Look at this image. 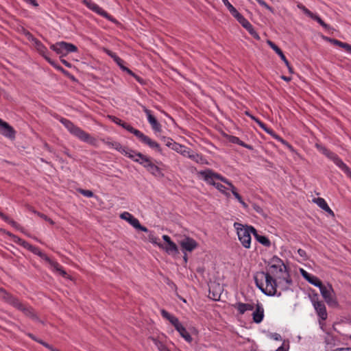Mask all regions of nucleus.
Here are the masks:
<instances>
[{
    "mask_svg": "<svg viewBox=\"0 0 351 351\" xmlns=\"http://www.w3.org/2000/svg\"><path fill=\"white\" fill-rule=\"evenodd\" d=\"M254 280L256 286L263 293L267 296H280L281 293L277 292V278L274 276L264 272V271H258L254 276Z\"/></svg>",
    "mask_w": 351,
    "mask_h": 351,
    "instance_id": "nucleus-1",
    "label": "nucleus"
},
{
    "mask_svg": "<svg viewBox=\"0 0 351 351\" xmlns=\"http://www.w3.org/2000/svg\"><path fill=\"white\" fill-rule=\"evenodd\" d=\"M130 152H132L135 156H129V158L142 165L154 176L160 178L165 177V174L162 173V169L152 161L151 158L135 150H131Z\"/></svg>",
    "mask_w": 351,
    "mask_h": 351,
    "instance_id": "nucleus-2",
    "label": "nucleus"
},
{
    "mask_svg": "<svg viewBox=\"0 0 351 351\" xmlns=\"http://www.w3.org/2000/svg\"><path fill=\"white\" fill-rule=\"evenodd\" d=\"M4 298L5 299L6 303L21 311L25 316L44 324V322L39 319L34 308L31 306L23 304L18 298L15 297L12 294L5 293V297H4Z\"/></svg>",
    "mask_w": 351,
    "mask_h": 351,
    "instance_id": "nucleus-3",
    "label": "nucleus"
},
{
    "mask_svg": "<svg viewBox=\"0 0 351 351\" xmlns=\"http://www.w3.org/2000/svg\"><path fill=\"white\" fill-rule=\"evenodd\" d=\"M234 227L237 230V234L239 241L243 247L246 249L250 248L251 246V234L254 236L256 228L250 225L242 224L239 222H234Z\"/></svg>",
    "mask_w": 351,
    "mask_h": 351,
    "instance_id": "nucleus-4",
    "label": "nucleus"
},
{
    "mask_svg": "<svg viewBox=\"0 0 351 351\" xmlns=\"http://www.w3.org/2000/svg\"><path fill=\"white\" fill-rule=\"evenodd\" d=\"M60 121L72 134L77 137L81 141L86 142L91 145H96V138L92 137L89 134L86 133L85 131L74 125L73 123L70 120L65 118H61Z\"/></svg>",
    "mask_w": 351,
    "mask_h": 351,
    "instance_id": "nucleus-5",
    "label": "nucleus"
},
{
    "mask_svg": "<svg viewBox=\"0 0 351 351\" xmlns=\"http://www.w3.org/2000/svg\"><path fill=\"white\" fill-rule=\"evenodd\" d=\"M162 239L164 243L158 244V247L164 250L168 255H170L174 258L180 254V250L178 245L173 242L169 236L163 235Z\"/></svg>",
    "mask_w": 351,
    "mask_h": 351,
    "instance_id": "nucleus-6",
    "label": "nucleus"
},
{
    "mask_svg": "<svg viewBox=\"0 0 351 351\" xmlns=\"http://www.w3.org/2000/svg\"><path fill=\"white\" fill-rule=\"evenodd\" d=\"M82 3L88 8L95 12V13L102 16L108 21H112L116 24L118 23V21L116 19H114L112 16L108 14L106 11L104 10L97 4L95 3L92 0H83Z\"/></svg>",
    "mask_w": 351,
    "mask_h": 351,
    "instance_id": "nucleus-7",
    "label": "nucleus"
},
{
    "mask_svg": "<svg viewBox=\"0 0 351 351\" xmlns=\"http://www.w3.org/2000/svg\"><path fill=\"white\" fill-rule=\"evenodd\" d=\"M277 283L278 287H279L282 291H293L292 286L293 285V282L289 271H285L282 275L279 276Z\"/></svg>",
    "mask_w": 351,
    "mask_h": 351,
    "instance_id": "nucleus-8",
    "label": "nucleus"
},
{
    "mask_svg": "<svg viewBox=\"0 0 351 351\" xmlns=\"http://www.w3.org/2000/svg\"><path fill=\"white\" fill-rule=\"evenodd\" d=\"M200 175H202L204 178V180L207 182L209 184H210L211 180L213 179L219 180L227 185L230 186L232 182H230L227 178L222 176L221 174L214 172L212 169H208L204 171H201L199 172Z\"/></svg>",
    "mask_w": 351,
    "mask_h": 351,
    "instance_id": "nucleus-9",
    "label": "nucleus"
},
{
    "mask_svg": "<svg viewBox=\"0 0 351 351\" xmlns=\"http://www.w3.org/2000/svg\"><path fill=\"white\" fill-rule=\"evenodd\" d=\"M135 136H136L143 143L148 145L150 148L154 149L156 152H158L160 154L162 155V149L159 143L156 141H153L149 136L144 134L140 130H138L135 133Z\"/></svg>",
    "mask_w": 351,
    "mask_h": 351,
    "instance_id": "nucleus-10",
    "label": "nucleus"
},
{
    "mask_svg": "<svg viewBox=\"0 0 351 351\" xmlns=\"http://www.w3.org/2000/svg\"><path fill=\"white\" fill-rule=\"evenodd\" d=\"M317 299L318 294L315 293L313 298H311V301L320 319L325 321L328 317L326 306L322 301H318Z\"/></svg>",
    "mask_w": 351,
    "mask_h": 351,
    "instance_id": "nucleus-11",
    "label": "nucleus"
},
{
    "mask_svg": "<svg viewBox=\"0 0 351 351\" xmlns=\"http://www.w3.org/2000/svg\"><path fill=\"white\" fill-rule=\"evenodd\" d=\"M120 218L127 221L131 226L135 229L144 232H148L149 230L144 226H142L139 222L138 219L135 218L132 214L128 212H123L120 215Z\"/></svg>",
    "mask_w": 351,
    "mask_h": 351,
    "instance_id": "nucleus-12",
    "label": "nucleus"
},
{
    "mask_svg": "<svg viewBox=\"0 0 351 351\" xmlns=\"http://www.w3.org/2000/svg\"><path fill=\"white\" fill-rule=\"evenodd\" d=\"M319 289L322 296L329 306L337 304V300L331 295V293L334 292V290L330 284H328V287L323 285Z\"/></svg>",
    "mask_w": 351,
    "mask_h": 351,
    "instance_id": "nucleus-13",
    "label": "nucleus"
},
{
    "mask_svg": "<svg viewBox=\"0 0 351 351\" xmlns=\"http://www.w3.org/2000/svg\"><path fill=\"white\" fill-rule=\"evenodd\" d=\"M102 141L104 142V144L110 146L111 147L115 149L121 154H123L128 158L129 156H135V154L132 153V152H130L131 150H132V149H130L128 147H123L120 143L117 141H111L110 138L102 139Z\"/></svg>",
    "mask_w": 351,
    "mask_h": 351,
    "instance_id": "nucleus-14",
    "label": "nucleus"
},
{
    "mask_svg": "<svg viewBox=\"0 0 351 351\" xmlns=\"http://www.w3.org/2000/svg\"><path fill=\"white\" fill-rule=\"evenodd\" d=\"M179 244L182 252H191L199 245L198 243L190 237H185Z\"/></svg>",
    "mask_w": 351,
    "mask_h": 351,
    "instance_id": "nucleus-15",
    "label": "nucleus"
},
{
    "mask_svg": "<svg viewBox=\"0 0 351 351\" xmlns=\"http://www.w3.org/2000/svg\"><path fill=\"white\" fill-rule=\"evenodd\" d=\"M16 131L8 123L0 118V134L3 136L14 140L16 137Z\"/></svg>",
    "mask_w": 351,
    "mask_h": 351,
    "instance_id": "nucleus-16",
    "label": "nucleus"
},
{
    "mask_svg": "<svg viewBox=\"0 0 351 351\" xmlns=\"http://www.w3.org/2000/svg\"><path fill=\"white\" fill-rule=\"evenodd\" d=\"M285 271H290L289 266H278L276 265H267L266 266V271H265L269 275L274 276L277 279L279 276L283 274Z\"/></svg>",
    "mask_w": 351,
    "mask_h": 351,
    "instance_id": "nucleus-17",
    "label": "nucleus"
},
{
    "mask_svg": "<svg viewBox=\"0 0 351 351\" xmlns=\"http://www.w3.org/2000/svg\"><path fill=\"white\" fill-rule=\"evenodd\" d=\"M267 43L268 45L280 56V58L285 62V65L287 66L289 72L290 73H293V69L290 64L289 62L287 59L286 56H285L283 51L281 50V49L276 45L274 42H272L270 40H268L267 41Z\"/></svg>",
    "mask_w": 351,
    "mask_h": 351,
    "instance_id": "nucleus-18",
    "label": "nucleus"
},
{
    "mask_svg": "<svg viewBox=\"0 0 351 351\" xmlns=\"http://www.w3.org/2000/svg\"><path fill=\"white\" fill-rule=\"evenodd\" d=\"M143 110L147 117V120L149 124L152 125V129L156 132H160L162 131V126L158 121L157 119L152 114V111L147 109L145 106H143Z\"/></svg>",
    "mask_w": 351,
    "mask_h": 351,
    "instance_id": "nucleus-19",
    "label": "nucleus"
},
{
    "mask_svg": "<svg viewBox=\"0 0 351 351\" xmlns=\"http://www.w3.org/2000/svg\"><path fill=\"white\" fill-rule=\"evenodd\" d=\"M300 273L305 280L316 287L319 288L324 285L322 281L319 278L308 273L304 269H300Z\"/></svg>",
    "mask_w": 351,
    "mask_h": 351,
    "instance_id": "nucleus-20",
    "label": "nucleus"
},
{
    "mask_svg": "<svg viewBox=\"0 0 351 351\" xmlns=\"http://www.w3.org/2000/svg\"><path fill=\"white\" fill-rule=\"evenodd\" d=\"M107 117L110 120H111L112 122H114V123L121 126L123 128H124L125 130H126L129 132L133 134L134 135H135L136 132L138 131L137 129H135L134 128H133L132 125H130L128 123L122 121L121 119H120L119 118H118V117H117L115 116L108 115Z\"/></svg>",
    "mask_w": 351,
    "mask_h": 351,
    "instance_id": "nucleus-21",
    "label": "nucleus"
},
{
    "mask_svg": "<svg viewBox=\"0 0 351 351\" xmlns=\"http://www.w3.org/2000/svg\"><path fill=\"white\" fill-rule=\"evenodd\" d=\"M165 145L167 147L172 149L173 150L177 152L178 153H180L184 156H186L187 154L191 153L190 148H188L184 145H180L176 142L168 141Z\"/></svg>",
    "mask_w": 351,
    "mask_h": 351,
    "instance_id": "nucleus-22",
    "label": "nucleus"
},
{
    "mask_svg": "<svg viewBox=\"0 0 351 351\" xmlns=\"http://www.w3.org/2000/svg\"><path fill=\"white\" fill-rule=\"evenodd\" d=\"M0 217L5 222L10 224L13 228L16 229L17 230H19L22 233L25 234L27 237H30V235L27 233V230L22 227L19 223H18L14 220L10 219L8 215L4 214L3 213L0 211Z\"/></svg>",
    "mask_w": 351,
    "mask_h": 351,
    "instance_id": "nucleus-23",
    "label": "nucleus"
},
{
    "mask_svg": "<svg viewBox=\"0 0 351 351\" xmlns=\"http://www.w3.org/2000/svg\"><path fill=\"white\" fill-rule=\"evenodd\" d=\"M104 51L106 52V54H108L114 60V61L117 64V65L123 71H125L128 73V71H130L129 68L124 65V60L119 58L118 56H117L115 53L108 49H104Z\"/></svg>",
    "mask_w": 351,
    "mask_h": 351,
    "instance_id": "nucleus-24",
    "label": "nucleus"
},
{
    "mask_svg": "<svg viewBox=\"0 0 351 351\" xmlns=\"http://www.w3.org/2000/svg\"><path fill=\"white\" fill-rule=\"evenodd\" d=\"M264 317V309L261 304H257L255 310L252 313V319L256 324H260Z\"/></svg>",
    "mask_w": 351,
    "mask_h": 351,
    "instance_id": "nucleus-25",
    "label": "nucleus"
},
{
    "mask_svg": "<svg viewBox=\"0 0 351 351\" xmlns=\"http://www.w3.org/2000/svg\"><path fill=\"white\" fill-rule=\"evenodd\" d=\"M233 306L238 311L240 315H243L247 311H253L254 309V304L237 302Z\"/></svg>",
    "mask_w": 351,
    "mask_h": 351,
    "instance_id": "nucleus-26",
    "label": "nucleus"
},
{
    "mask_svg": "<svg viewBox=\"0 0 351 351\" xmlns=\"http://www.w3.org/2000/svg\"><path fill=\"white\" fill-rule=\"evenodd\" d=\"M224 136L226 138V139L232 143H234V144H238L243 147H245L250 150H253L254 148H253V146L250 145H248V144H246L245 143H244L243 141H241L239 139V138L235 136H232V135H229V134H225Z\"/></svg>",
    "mask_w": 351,
    "mask_h": 351,
    "instance_id": "nucleus-27",
    "label": "nucleus"
},
{
    "mask_svg": "<svg viewBox=\"0 0 351 351\" xmlns=\"http://www.w3.org/2000/svg\"><path fill=\"white\" fill-rule=\"evenodd\" d=\"M34 45L39 54L41 55L46 60L47 58H50L47 55L49 51L47 47L38 39L35 40Z\"/></svg>",
    "mask_w": 351,
    "mask_h": 351,
    "instance_id": "nucleus-28",
    "label": "nucleus"
},
{
    "mask_svg": "<svg viewBox=\"0 0 351 351\" xmlns=\"http://www.w3.org/2000/svg\"><path fill=\"white\" fill-rule=\"evenodd\" d=\"M60 45L64 52V53L62 54L63 56H66L69 53L77 52L78 51L77 47L72 43L60 41Z\"/></svg>",
    "mask_w": 351,
    "mask_h": 351,
    "instance_id": "nucleus-29",
    "label": "nucleus"
},
{
    "mask_svg": "<svg viewBox=\"0 0 351 351\" xmlns=\"http://www.w3.org/2000/svg\"><path fill=\"white\" fill-rule=\"evenodd\" d=\"M254 238L259 243L265 247H269L271 245V241L269 238L265 235L259 234L256 230L255 231Z\"/></svg>",
    "mask_w": 351,
    "mask_h": 351,
    "instance_id": "nucleus-30",
    "label": "nucleus"
},
{
    "mask_svg": "<svg viewBox=\"0 0 351 351\" xmlns=\"http://www.w3.org/2000/svg\"><path fill=\"white\" fill-rule=\"evenodd\" d=\"M176 330L180 333V336L185 339V341L189 343L192 342L193 338L182 324Z\"/></svg>",
    "mask_w": 351,
    "mask_h": 351,
    "instance_id": "nucleus-31",
    "label": "nucleus"
},
{
    "mask_svg": "<svg viewBox=\"0 0 351 351\" xmlns=\"http://www.w3.org/2000/svg\"><path fill=\"white\" fill-rule=\"evenodd\" d=\"M331 44L344 49L348 53L351 54V45L347 43H343L335 38H332Z\"/></svg>",
    "mask_w": 351,
    "mask_h": 351,
    "instance_id": "nucleus-32",
    "label": "nucleus"
},
{
    "mask_svg": "<svg viewBox=\"0 0 351 351\" xmlns=\"http://www.w3.org/2000/svg\"><path fill=\"white\" fill-rule=\"evenodd\" d=\"M53 268V271L58 272V274L65 278H71L70 276H69L66 271L63 269V267L58 263L55 262L53 263L51 266Z\"/></svg>",
    "mask_w": 351,
    "mask_h": 351,
    "instance_id": "nucleus-33",
    "label": "nucleus"
},
{
    "mask_svg": "<svg viewBox=\"0 0 351 351\" xmlns=\"http://www.w3.org/2000/svg\"><path fill=\"white\" fill-rule=\"evenodd\" d=\"M47 61L53 67H54L58 71H60L65 76L69 75V72L65 70L62 66L58 64L56 61L53 60L51 58H47Z\"/></svg>",
    "mask_w": 351,
    "mask_h": 351,
    "instance_id": "nucleus-34",
    "label": "nucleus"
},
{
    "mask_svg": "<svg viewBox=\"0 0 351 351\" xmlns=\"http://www.w3.org/2000/svg\"><path fill=\"white\" fill-rule=\"evenodd\" d=\"M232 16L244 28L250 23V22L238 11H237L236 13H234Z\"/></svg>",
    "mask_w": 351,
    "mask_h": 351,
    "instance_id": "nucleus-35",
    "label": "nucleus"
},
{
    "mask_svg": "<svg viewBox=\"0 0 351 351\" xmlns=\"http://www.w3.org/2000/svg\"><path fill=\"white\" fill-rule=\"evenodd\" d=\"M311 19L317 21L322 27H324L326 30H330L331 27L326 23L317 14H314L313 17H311Z\"/></svg>",
    "mask_w": 351,
    "mask_h": 351,
    "instance_id": "nucleus-36",
    "label": "nucleus"
},
{
    "mask_svg": "<svg viewBox=\"0 0 351 351\" xmlns=\"http://www.w3.org/2000/svg\"><path fill=\"white\" fill-rule=\"evenodd\" d=\"M267 265H276L278 266H287L282 260L276 256H274L267 263Z\"/></svg>",
    "mask_w": 351,
    "mask_h": 351,
    "instance_id": "nucleus-37",
    "label": "nucleus"
},
{
    "mask_svg": "<svg viewBox=\"0 0 351 351\" xmlns=\"http://www.w3.org/2000/svg\"><path fill=\"white\" fill-rule=\"evenodd\" d=\"M60 45V42H57L55 44L51 45L50 49L55 51L57 54H60V56H62L64 53V52L63 51V48L61 47Z\"/></svg>",
    "mask_w": 351,
    "mask_h": 351,
    "instance_id": "nucleus-38",
    "label": "nucleus"
},
{
    "mask_svg": "<svg viewBox=\"0 0 351 351\" xmlns=\"http://www.w3.org/2000/svg\"><path fill=\"white\" fill-rule=\"evenodd\" d=\"M252 120L254 121L265 132L271 133V129L268 128L267 125L264 123L263 121H261L258 118L252 117Z\"/></svg>",
    "mask_w": 351,
    "mask_h": 351,
    "instance_id": "nucleus-39",
    "label": "nucleus"
},
{
    "mask_svg": "<svg viewBox=\"0 0 351 351\" xmlns=\"http://www.w3.org/2000/svg\"><path fill=\"white\" fill-rule=\"evenodd\" d=\"M148 232H149L148 239L151 243H152L154 245H156L157 246H158V244L162 243V242L160 241V239L158 238L157 237H156L154 232H152V231H148Z\"/></svg>",
    "mask_w": 351,
    "mask_h": 351,
    "instance_id": "nucleus-40",
    "label": "nucleus"
},
{
    "mask_svg": "<svg viewBox=\"0 0 351 351\" xmlns=\"http://www.w3.org/2000/svg\"><path fill=\"white\" fill-rule=\"evenodd\" d=\"M210 184L215 186L219 191L225 194L226 196H230V193L225 191L226 187L219 182H215L214 180H211Z\"/></svg>",
    "mask_w": 351,
    "mask_h": 351,
    "instance_id": "nucleus-41",
    "label": "nucleus"
},
{
    "mask_svg": "<svg viewBox=\"0 0 351 351\" xmlns=\"http://www.w3.org/2000/svg\"><path fill=\"white\" fill-rule=\"evenodd\" d=\"M186 156H188L191 160L195 161L196 162H199V160H202V156L199 154L195 152L194 151L191 149V153L187 154Z\"/></svg>",
    "mask_w": 351,
    "mask_h": 351,
    "instance_id": "nucleus-42",
    "label": "nucleus"
},
{
    "mask_svg": "<svg viewBox=\"0 0 351 351\" xmlns=\"http://www.w3.org/2000/svg\"><path fill=\"white\" fill-rule=\"evenodd\" d=\"M298 8L300 10H301L304 12V14H306L307 16L310 17L311 19V17H313V16L315 14V13L312 12L310 10H308L307 8H306L302 3H299L298 5Z\"/></svg>",
    "mask_w": 351,
    "mask_h": 351,
    "instance_id": "nucleus-43",
    "label": "nucleus"
},
{
    "mask_svg": "<svg viewBox=\"0 0 351 351\" xmlns=\"http://www.w3.org/2000/svg\"><path fill=\"white\" fill-rule=\"evenodd\" d=\"M313 202L314 203H315L322 210L326 206V205H328V204L326 203L325 199L324 198H322V197L314 198L313 199Z\"/></svg>",
    "mask_w": 351,
    "mask_h": 351,
    "instance_id": "nucleus-44",
    "label": "nucleus"
},
{
    "mask_svg": "<svg viewBox=\"0 0 351 351\" xmlns=\"http://www.w3.org/2000/svg\"><path fill=\"white\" fill-rule=\"evenodd\" d=\"M168 321L175 327L176 330L178 329V328L182 325L178 318L174 315H172Z\"/></svg>",
    "mask_w": 351,
    "mask_h": 351,
    "instance_id": "nucleus-45",
    "label": "nucleus"
},
{
    "mask_svg": "<svg viewBox=\"0 0 351 351\" xmlns=\"http://www.w3.org/2000/svg\"><path fill=\"white\" fill-rule=\"evenodd\" d=\"M223 4L226 5L227 9L229 10L230 14L232 15L234 13H236L237 10L228 1V0H221Z\"/></svg>",
    "mask_w": 351,
    "mask_h": 351,
    "instance_id": "nucleus-46",
    "label": "nucleus"
},
{
    "mask_svg": "<svg viewBox=\"0 0 351 351\" xmlns=\"http://www.w3.org/2000/svg\"><path fill=\"white\" fill-rule=\"evenodd\" d=\"M77 191L80 194H82L84 196L87 197H93L95 196L94 193L92 191H90V190H86V189H78Z\"/></svg>",
    "mask_w": 351,
    "mask_h": 351,
    "instance_id": "nucleus-47",
    "label": "nucleus"
},
{
    "mask_svg": "<svg viewBox=\"0 0 351 351\" xmlns=\"http://www.w3.org/2000/svg\"><path fill=\"white\" fill-rule=\"evenodd\" d=\"M229 186H230L232 193L234 196V197L239 202H241V199L243 198H242L241 195L237 192L236 187L232 184V183Z\"/></svg>",
    "mask_w": 351,
    "mask_h": 351,
    "instance_id": "nucleus-48",
    "label": "nucleus"
},
{
    "mask_svg": "<svg viewBox=\"0 0 351 351\" xmlns=\"http://www.w3.org/2000/svg\"><path fill=\"white\" fill-rule=\"evenodd\" d=\"M23 33L26 36L28 40L32 41L33 43L35 42V40H37L36 38L34 37V36L28 30L23 27Z\"/></svg>",
    "mask_w": 351,
    "mask_h": 351,
    "instance_id": "nucleus-49",
    "label": "nucleus"
},
{
    "mask_svg": "<svg viewBox=\"0 0 351 351\" xmlns=\"http://www.w3.org/2000/svg\"><path fill=\"white\" fill-rule=\"evenodd\" d=\"M128 74L132 76L141 84H145V81L142 77L135 74L131 69L130 71H128Z\"/></svg>",
    "mask_w": 351,
    "mask_h": 351,
    "instance_id": "nucleus-50",
    "label": "nucleus"
},
{
    "mask_svg": "<svg viewBox=\"0 0 351 351\" xmlns=\"http://www.w3.org/2000/svg\"><path fill=\"white\" fill-rule=\"evenodd\" d=\"M252 207L259 215L263 216L265 218L267 217V215L264 213L263 209L259 205L254 203L252 204Z\"/></svg>",
    "mask_w": 351,
    "mask_h": 351,
    "instance_id": "nucleus-51",
    "label": "nucleus"
},
{
    "mask_svg": "<svg viewBox=\"0 0 351 351\" xmlns=\"http://www.w3.org/2000/svg\"><path fill=\"white\" fill-rule=\"evenodd\" d=\"M27 335L31 338L32 340H34V341L41 344L42 346H43V343H47V342L44 341L43 340L40 339H38V337H36L34 334L32 333H30V332H28L27 333Z\"/></svg>",
    "mask_w": 351,
    "mask_h": 351,
    "instance_id": "nucleus-52",
    "label": "nucleus"
},
{
    "mask_svg": "<svg viewBox=\"0 0 351 351\" xmlns=\"http://www.w3.org/2000/svg\"><path fill=\"white\" fill-rule=\"evenodd\" d=\"M256 1L261 5L265 8L267 10L270 11L271 13H274V9L272 7H271L270 5H269L265 1H264L263 0H256Z\"/></svg>",
    "mask_w": 351,
    "mask_h": 351,
    "instance_id": "nucleus-53",
    "label": "nucleus"
},
{
    "mask_svg": "<svg viewBox=\"0 0 351 351\" xmlns=\"http://www.w3.org/2000/svg\"><path fill=\"white\" fill-rule=\"evenodd\" d=\"M336 165L338 166L344 173L349 169V167L343 162L341 159L338 161Z\"/></svg>",
    "mask_w": 351,
    "mask_h": 351,
    "instance_id": "nucleus-54",
    "label": "nucleus"
},
{
    "mask_svg": "<svg viewBox=\"0 0 351 351\" xmlns=\"http://www.w3.org/2000/svg\"><path fill=\"white\" fill-rule=\"evenodd\" d=\"M267 134H270L272 137H274L277 141H278L281 143H285V140L281 136L278 135L272 129H271V133L268 132Z\"/></svg>",
    "mask_w": 351,
    "mask_h": 351,
    "instance_id": "nucleus-55",
    "label": "nucleus"
},
{
    "mask_svg": "<svg viewBox=\"0 0 351 351\" xmlns=\"http://www.w3.org/2000/svg\"><path fill=\"white\" fill-rule=\"evenodd\" d=\"M298 253L300 255V256L302 258L303 261H307L308 259V256H307L305 250L302 249H298Z\"/></svg>",
    "mask_w": 351,
    "mask_h": 351,
    "instance_id": "nucleus-56",
    "label": "nucleus"
},
{
    "mask_svg": "<svg viewBox=\"0 0 351 351\" xmlns=\"http://www.w3.org/2000/svg\"><path fill=\"white\" fill-rule=\"evenodd\" d=\"M37 215L40 217L43 218L45 221L49 222L51 224L53 225L54 221L49 217H48L46 215L42 213H37Z\"/></svg>",
    "mask_w": 351,
    "mask_h": 351,
    "instance_id": "nucleus-57",
    "label": "nucleus"
},
{
    "mask_svg": "<svg viewBox=\"0 0 351 351\" xmlns=\"http://www.w3.org/2000/svg\"><path fill=\"white\" fill-rule=\"evenodd\" d=\"M166 282L169 287H171V289H174L175 291H177L178 287L171 280L167 278Z\"/></svg>",
    "mask_w": 351,
    "mask_h": 351,
    "instance_id": "nucleus-58",
    "label": "nucleus"
},
{
    "mask_svg": "<svg viewBox=\"0 0 351 351\" xmlns=\"http://www.w3.org/2000/svg\"><path fill=\"white\" fill-rule=\"evenodd\" d=\"M160 313H161V315L167 319V320H169L170 319V317L172 316L171 314H170L169 312H167L166 310L165 309H162L160 311Z\"/></svg>",
    "mask_w": 351,
    "mask_h": 351,
    "instance_id": "nucleus-59",
    "label": "nucleus"
},
{
    "mask_svg": "<svg viewBox=\"0 0 351 351\" xmlns=\"http://www.w3.org/2000/svg\"><path fill=\"white\" fill-rule=\"evenodd\" d=\"M156 344L158 345L160 351H170L169 349L160 341H158V344L157 343H156Z\"/></svg>",
    "mask_w": 351,
    "mask_h": 351,
    "instance_id": "nucleus-60",
    "label": "nucleus"
},
{
    "mask_svg": "<svg viewBox=\"0 0 351 351\" xmlns=\"http://www.w3.org/2000/svg\"><path fill=\"white\" fill-rule=\"evenodd\" d=\"M316 147L321 151L324 155L328 153L329 149H328L326 147L322 146V145H319L318 143L316 144Z\"/></svg>",
    "mask_w": 351,
    "mask_h": 351,
    "instance_id": "nucleus-61",
    "label": "nucleus"
},
{
    "mask_svg": "<svg viewBox=\"0 0 351 351\" xmlns=\"http://www.w3.org/2000/svg\"><path fill=\"white\" fill-rule=\"evenodd\" d=\"M64 56H63V55H62V56H60V62H61L64 65H65L66 67H68V68H71V67L72 66V64H71L70 62H69L67 60H64V59L63 58V57H64Z\"/></svg>",
    "mask_w": 351,
    "mask_h": 351,
    "instance_id": "nucleus-62",
    "label": "nucleus"
},
{
    "mask_svg": "<svg viewBox=\"0 0 351 351\" xmlns=\"http://www.w3.org/2000/svg\"><path fill=\"white\" fill-rule=\"evenodd\" d=\"M29 251H30L31 252H32L33 254H34L36 255H38V254L39 253L40 250L38 247L31 245V246L29 249Z\"/></svg>",
    "mask_w": 351,
    "mask_h": 351,
    "instance_id": "nucleus-63",
    "label": "nucleus"
},
{
    "mask_svg": "<svg viewBox=\"0 0 351 351\" xmlns=\"http://www.w3.org/2000/svg\"><path fill=\"white\" fill-rule=\"evenodd\" d=\"M12 240L14 243H16L20 245H21L22 242H23L25 241L15 234H14V236H13Z\"/></svg>",
    "mask_w": 351,
    "mask_h": 351,
    "instance_id": "nucleus-64",
    "label": "nucleus"
}]
</instances>
